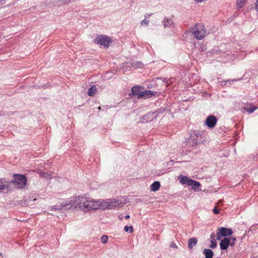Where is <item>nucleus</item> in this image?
<instances>
[{"label": "nucleus", "instance_id": "obj_20", "mask_svg": "<svg viewBox=\"0 0 258 258\" xmlns=\"http://www.w3.org/2000/svg\"><path fill=\"white\" fill-rule=\"evenodd\" d=\"M97 91V89L95 86H91L88 91V95L89 96H93Z\"/></svg>", "mask_w": 258, "mask_h": 258}, {"label": "nucleus", "instance_id": "obj_25", "mask_svg": "<svg viewBox=\"0 0 258 258\" xmlns=\"http://www.w3.org/2000/svg\"><path fill=\"white\" fill-rule=\"evenodd\" d=\"M124 230L125 232H127L129 230H130V232L132 233L133 232V227L132 226H125L124 228Z\"/></svg>", "mask_w": 258, "mask_h": 258}, {"label": "nucleus", "instance_id": "obj_21", "mask_svg": "<svg viewBox=\"0 0 258 258\" xmlns=\"http://www.w3.org/2000/svg\"><path fill=\"white\" fill-rule=\"evenodd\" d=\"M190 179H191L188 178L187 177L184 176L183 175H181L179 177L180 182L183 184H188L189 183V180H190Z\"/></svg>", "mask_w": 258, "mask_h": 258}, {"label": "nucleus", "instance_id": "obj_9", "mask_svg": "<svg viewBox=\"0 0 258 258\" xmlns=\"http://www.w3.org/2000/svg\"><path fill=\"white\" fill-rule=\"evenodd\" d=\"M156 94L155 92H154L151 90H146L144 91H141V92L139 93V96H138V98L140 99L141 98H144L145 99L151 97L152 96L155 95Z\"/></svg>", "mask_w": 258, "mask_h": 258}, {"label": "nucleus", "instance_id": "obj_3", "mask_svg": "<svg viewBox=\"0 0 258 258\" xmlns=\"http://www.w3.org/2000/svg\"><path fill=\"white\" fill-rule=\"evenodd\" d=\"M9 182L10 183H13L17 188L21 189L27 184V179L25 175L14 174L13 179Z\"/></svg>", "mask_w": 258, "mask_h": 258}, {"label": "nucleus", "instance_id": "obj_13", "mask_svg": "<svg viewBox=\"0 0 258 258\" xmlns=\"http://www.w3.org/2000/svg\"><path fill=\"white\" fill-rule=\"evenodd\" d=\"M215 235L214 233H213L211 234V236H210L211 244L210 245V247L211 248H213V249L215 248L217 246V244L216 240L215 239Z\"/></svg>", "mask_w": 258, "mask_h": 258}, {"label": "nucleus", "instance_id": "obj_28", "mask_svg": "<svg viewBox=\"0 0 258 258\" xmlns=\"http://www.w3.org/2000/svg\"><path fill=\"white\" fill-rule=\"evenodd\" d=\"M170 247L172 248L176 249L177 248V246L173 242H172L170 244Z\"/></svg>", "mask_w": 258, "mask_h": 258}, {"label": "nucleus", "instance_id": "obj_15", "mask_svg": "<svg viewBox=\"0 0 258 258\" xmlns=\"http://www.w3.org/2000/svg\"><path fill=\"white\" fill-rule=\"evenodd\" d=\"M198 242V240L195 237L190 238L188 240V246L190 249H191L194 246H195Z\"/></svg>", "mask_w": 258, "mask_h": 258}, {"label": "nucleus", "instance_id": "obj_17", "mask_svg": "<svg viewBox=\"0 0 258 258\" xmlns=\"http://www.w3.org/2000/svg\"><path fill=\"white\" fill-rule=\"evenodd\" d=\"M38 174L42 177L50 179L51 178V174L44 172L41 170H38L37 171Z\"/></svg>", "mask_w": 258, "mask_h": 258}, {"label": "nucleus", "instance_id": "obj_11", "mask_svg": "<svg viewBox=\"0 0 258 258\" xmlns=\"http://www.w3.org/2000/svg\"><path fill=\"white\" fill-rule=\"evenodd\" d=\"M229 245V240H228V238H225L224 239H222L220 243V248L222 250L227 249Z\"/></svg>", "mask_w": 258, "mask_h": 258}, {"label": "nucleus", "instance_id": "obj_8", "mask_svg": "<svg viewBox=\"0 0 258 258\" xmlns=\"http://www.w3.org/2000/svg\"><path fill=\"white\" fill-rule=\"evenodd\" d=\"M217 122V118L214 115H210L207 118L205 123L209 128H213Z\"/></svg>", "mask_w": 258, "mask_h": 258}, {"label": "nucleus", "instance_id": "obj_4", "mask_svg": "<svg viewBox=\"0 0 258 258\" xmlns=\"http://www.w3.org/2000/svg\"><path fill=\"white\" fill-rule=\"evenodd\" d=\"M191 32L198 40H201L205 37L206 31L202 24H197L191 29Z\"/></svg>", "mask_w": 258, "mask_h": 258}, {"label": "nucleus", "instance_id": "obj_2", "mask_svg": "<svg viewBox=\"0 0 258 258\" xmlns=\"http://www.w3.org/2000/svg\"><path fill=\"white\" fill-rule=\"evenodd\" d=\"M99 209H113L118 206H121L126 204V199L123 197H119L117 199L106 200H99Z\"/></svg>", "mask_w": 258, "mask_h": 258}, {"label": "nucleus", "instance_id": "obj_12", "mask_svg": "<svg viewBox=\"0 0 258 258\" xmlns=\"http://www.w3.org/2000/svg\"><path fill=\"white\" fill-rule=\"evenodd\" d=\"M10 182L0 179V189L4 190L10 187Z\"/></svg>", "mask_w": 258, "mask_h": 258}, {"label": "nucleus", "instance_id": "obj_5", "mask_svg": "<svg viewBox=\"0 0 258 258\" xmlns=\"http://www.w3.org/2000/svg\"><path fill=\"white\" fill-rule=\"evenodd\" d=\"M201 132L194 131L190 134L189 142L192 145H196L202 143L203 137Z\"/></svg>", "mask_w": 258, "mask_h": 258}, {"label": "nucleus", "instance_id": "obj_34", "mask_svg": "<svg viewBox=\"0 0 258 258\" xmlns=\"http://www.w3.org/2000/svg\"><path fill=\"white\" fill-rule=\"evenodd\" d=\"M52 209H54V210H56V208H55L54 206H53L52 208H51Z\"/></svg>", "mask_w": 258, "mask_h": 258}, {"label": "nucleus", "instance_id": "obj_26", "mask_svg": "<svg viewBox=\"0 0 258 258\" xmlns=\"http://www.w3.org/2000/svg\"><path fill=\"white\" fill-rule=\"evenodd\" d=\"M108 241V237L106 235H103L101 237V242L103 243H105Z\"/></svg>", "mask_w": 258, "mask_h": 258}, {"label": "nucleus", "instance_id": "obj_7", "mask_svg": "<svg viewBox=\"0 0 258 258\" xmlns=\"http://www.w3.org/2000/svg\"><path fill=\"white\" fill-rule=\"evenodd\" d=\"M233 231L231 229L225 227H220L217 229V239L220 240L222 237L229 236L232 234Z\"/></svg>", "mask_w": 258, "mask_h": 258}, {"label": "nucleus", "instance_id": "obj_35", "mask_svg": "<svg viewBox=\"0 0 258 258\" xmlns=\"http://www.w3.org/2000/svg\"><path fill=\"white\" fill-rule=\"evenodd\" d=\"M98 109H99V110H100V109H101V107H100V106H99V107H98Z\"/></svg>", "mask_w": 258, "mask_h": 258}, {"label": "nucleus", "instance_id": "obj_24", "mask_svg": "<svg viewBox=\"0 0 258 258\" xmlns=\"http://www.w3.org/2000/svg\"><path fill=\"white\" fill-rule=\"evenodd\" d=\"M228 240H229V245L231 246H233L235 244V242L236 241V239L235 237H230L228 238Z\"/></svg>", "mask_w": 258, "mask_h": 258}, {"label": "nucleus", "instance_id": "obj_1", "mask_svg": "<svg viewBox=\"0 0 258 258\" xmlns=\"http://www.w3.org/2000/svg\"><path fill=\"white\" fill-rule=\"evenodd\" d=\"M77 207L83 211L87 212L90 210L99 209L100 201L87 200L86 198L79 197L76 201Z\"/></svg>", "mask_w": 258, "mask_h": 258}, {"label": "nucleus", "instance_id": "obj_18", "mask_svg": "<svg viewBox=\"0 0 258 258\" xmlns=\"http://www.w3.org/2000/svg\"><path fill=\"white\" fill-rule=\"evenodd\" d=\"M188 185L191 186L194 189H197L200 186V183L196 180L190 179V180H189Z\"/></svg>", "mask_w": 258, "mask_h": 258}, {"label": "nucleus", "instance_id": "obj_31", "mask_svg": "<svg viewBox=\"0 0 258 258\" xmlns=\"http://www.w3.org/2000/svg\"><path fill=\"white\" fill-rule=\"evenodd\" d=\"M255 9L258 13V0L256 1L255 3Z\"/></svg>", "mask_w": 258, "mask_h": 258}, {"label": "nucleus", "instance_id": "obj_29", "mask_svg": "<svg viewBox=\"0 0 258 258\" xmlns=\"http://www.w3.org/2000/svg\"><path fill=\"white\" fill-rule=\"evenodd\" d=\"M213 212L215 214H218L219 213V210L216 207L213 209Z\"/></svg>", "mask_w": 258, "mask_h": 258}, {"label": "nucleus", "instance_id": "obj_14", "mask_svg": "<svg viewBox=\"0 0 258 258\" xmlns=\"http://www.w3.org/2000/svg\"><path fill=\"white\" fill-rule=\"evenodd\" d=\"M203 254L206 258H213L214 255L213 251L210 249H205L203 251Z\"/></svg>", "mask_w": 258, "mask_h": 258}, {"label": "nucleus", "instance_id": "obj_19", "mask_svg": "<svg viewBox=\"0 0 258 258\" xmlns=\"http://www.w3.org/2000/svg\"><path fill=\"white\" fill-rule=\"evenodd\" d=\"M160 186V182L159 181H155L151 185V189L153 191H156L159 189Z\"/></svg>", "mask_w": 258, "mask_h": 258}, {"label": "nucleus", "instance_id": "obj_6", "mask_svg": "<svg viewBox=\"0 0 258 258\" xmlns=\"http://www.w3.org/2000/svg\"><path fill=\"white\" fill-rule=\"evenodd\" d=\"M94 41L96 44H100L108 47L110 43L112 42V40L110 37L106 36L99 35L95 38Z\"/></svg>", "mask_w": 258, "mask_h": 258}, {"label": "nucleus", "instance_id": "obj_10", "mask_svg": "<svg viewBox=\"0 0 258 258\" xmlns=\"http://www.w3.org/2000/svg\"><path fill=\"white\" fill-rule=\"evenodd\" d=\"M257 108L258 107L254 106L252 103H247L242 107V109L247 111L248 113H251Z\"/></svg>", "mask_w": 258, "mask_h": 258}, {"label": "nucleus", "instance_id": "obj_27", "mask_svg": "<svg viewBox=\"0 0 258 258\" xmlns=\"http://www.w3.org/2000/svg\"><path fill=\"white\" fill-rule=\"evenodd\" d=\"M149 21L144 19L141 22V26H144V25L148 26L149 24Z\"/></svg>", "mask_w": 258, "mask_h": 258}, {"label": "nucleus", "instance_id": "obj_22", "mask_svg": "<svg viewBox=\"0 0 258 258\" xmlns=\"http://www.w3.org/2000/svg\"><path fill=\"white\" fill-rule=\"evenodd\" d=\"M164 27H168L171 26L173 24V21L171 19H166L163 22Z\"/></svg>", "mask_w": 258, "mask_h": 258}, {"label": "nucleus", "instance_id": "obj_30", "mask_svg": "<svg viewBox=\"0 0 258 258\" xmlns=\"http://www.w3.org/2000/svg\"><path fill=\"white\" fill-rule=\"evenodd\" d=\"M152 15V14H146L145 15V18H149Z\"/></svg>", "mask_w": 258, "mask_h": 258}, {"label": "nucleus", "instance_id": "obj_23", "mask_svg": "<svg viewBox=\"0 0 258 258\" xmlns=\"http://www.w3.org/2000/svg\"><path fill=\"white\" fill-rule=\"evenodd\" d=\"M245 1H246V0H237V2H236L237 6L239 8H242L244 6Z\"/></svg>", "mask_w": 258, "mask_h": 258}, {"label": "nucleus", "instance_id": "obj_16", "mask_svg": "<svg viewBox=\"0 0 258 258\" xmlns=\"http://www.w3.org/2000/svg\"><path fill=\"white\" fill-rule=\"evenodd\" d=\"M140 87L139 86H134L132 88L131 93L130 94V96H135L138 95L139 96V93L140 91Z\"/></svg>", "mask_w": 258, "mask_h": 258}, {"label": "nucleus", "instance_id": "obj_33", "mask_svg": "<svg viewBox=\"0 0 258 258\" xmlns=\"http://www.w3.org/2000/svg\"><path fill=\"white\" fill-rule=\"evenodd\" d=\"M222 202V200H219L217 204H220V203H221Z\"/></svg>", "mask_w": 258, "mask_h": 258}, {"label": "nucleus", "instance_id": "obj_32", "mask_svg": "<svg viewBox=\"0 0 258 258\" xmlns=\"http://www.w3.org/2000/svg\"><path fill=\"white\" fill-rule=\"evenodd\" d=\"M130 215H126L124 218H125V219H127L130 218Z\"/></svg>", "mask_w": 258, "mask_h": 258}]
</instances>
